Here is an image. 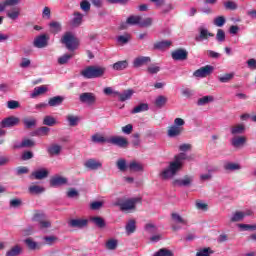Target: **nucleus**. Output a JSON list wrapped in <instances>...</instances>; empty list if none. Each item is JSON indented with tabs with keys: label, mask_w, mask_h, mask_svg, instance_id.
<instances>
[{
	"label": "nucleus",
	"mask_w": 256,
	"mask_h": 256,
	"mask_svg": "<svg viewBox=\"0 0 256 256\" xmlns=\"http://www.w3.org/2000/svg\"><path fill=\"white\" fill-rule=\"evenodd\" d=\"M182 161H191V156H187L185 152L175 155L174 161L170 162L169 166L159 174V177L164 181H167V179H173L181 167H183Z\"/></svg>",
	"instance_id": "nucleus-1"
},
{
	"label": "nucleus",
	"mask_w": 256,
	"mask_h": 256,
	"mask_svg": "<svg viewBox=\"0 0 256 256\" xmlns=\"http://www.w3.org/2000/svg\"><path fill=\"white\" fill-rule=\"evenodd\" d=\"M106 71L107 68L103 66H87L80 72V75L84 79H99L105 75Z\"/></svg>",
	"instance_id": "nucleus-2"
},
{
	"label": "nucleus",
	"mask_w": 256,
	"mask_h": 256,
	"mask_svg": "<svg viewBox=\"0 0 256 256\" xmlns=\"http://www.w3.org/2000/svg\"><path fill=\"white\" fill-rule=\"evenodd\" d=\"M60 42L65 45L68 51H76L79 48V39L71 31L64 33Z\"/></svg>",
	"instance_id": "nucleus-3"
},
{
	"label": "nucleus",
	"mask_w": 256,
	"mask_h": 256,
	"mask_svg": "<svg viewBox=\"0 0 256 256\" xmlns=\"http://www.w3.org/2000/svg\"><path fill=\"white\" fill-rule=\"evenodd\" d=\"M183 125H185V120H183L182 118H176L174 120V124L168 127V137H179V135L183 133Z\"/></svg>",
	"instance_id": "nucleus-4"
},
{
	"label": "nucleus",
	"mask_w": 256,
	"mask_h": 256,
	"mask_svg": "<svg viewBox=\"0 0 256 256\" xmlns=\"http://www.w3.org/2000/svg\"><path fill=\"white\" fill-rule=\"evenodd\" d=\"M137 203H141V198H130L124 202H116V207H120L121 211H131L136 209Z\"/></svg>",
	"instance_id": "nucleus-5"
},
{
	"label": "nucleus",
	"mask_w": 256,
	"mask_h": 256,
	"mask_svg": "<svg viewBox=\"0 0 256 256\" xmlns=\"http://www.w3.org/2000/svg\"><path fill=\"white\" fill-rule=\"evenodd\" d=\"M20 122H21V120L19 119V117L9 116V117L4 118L0 122V127L2 129H11V127H17V125H19Z\"/></svg>",
	"instance_id": "nucleus-6"
},
{
	"label": "nucleus",
	"mask_w": 256,
	"mask_h": 256,
	"mask_svg": "<svg viewBox=\"0 0 256 256\" xmlns=\"http://www.w3.org/2000/svg\"><path fill=\"white\" fill-rule=\"evenodd\" d=\"M171 57L174 61H186L189 57V52L183 48H179L171 53Z\"/></svg>",
	"instance_id": "nucleus-7"
},
{
	"label": "nucleus",
	"mask_w": 256,
	"mask_h": 256,
	"mask_svg": "<svg viewBox=\"0 0 256 256\" xmlns=\"http://www.w3.org/2000/svg\"><path fill=\"white\" fill-rule=\"evenodd\" d=\"M108 143H111V145H116V147H121L122 149L129 145V141L123 136L111 137L108 139Z\"/></svg>",
	"instance_id": "nucleus-8"
},
{
	"label": "nucleus",
	"mask_w": 256,
	"mask_h": 256,
	"mask_svg": "<svg viewBox=\"0 0 256 256\" xmlns=\"http://www.w3.org/2000/svg\"><path fill=\"white\" fill-rule=\"evenodd\" d=\"M81 103H86L87 105H95L97 101V96L91 92H85L80 95Z\"/></svg>",
	"instance_id": "nucleus-9"
},
{
	"label": "nucleus",
	"mask_w": 256,
	"mask_h": 256,
	"mask_svg": "<svg viewBox=\"0 0 256 256\" xmlns=\"http://www.w3.org/2000/svg\"><path fill=\"white\" fill-rule=\"evenodd\" d=\"M198 31L199 35L195 37V41H197L198 43L201 41H206L207 39H209V37H215V34L209 32V30H207V28L205 27H200Z\"/></svg>",
	"instance_id": "nucleus-10"
},
{
	"label": "nucleus",
	"mask_w": 256,
	"mask_h": 256,
	"mask_svg": "<svg viewBox=\"0 0 256 256\" xmlns=\"http://www.w3.org/2000/svg\"><path fill=\"white\" fill-rule=\"evenodd\" d=\"M49 43V36L47 34H42L34 40V47H37L38 49H43L44 47H47Z\"/></svg>",
	"instance_id": "nucleus-11"
},
{
	"label": "nucleus",
	"mask_w": 256,
	"mask_h": 256,
	"mask_svg": "<svg viewBox=\"0 0 256 256\" xmlns=\"http://www.w3.org/2000/svg\"><path fill=\"white\" fill-rule=\"evenodd\" d=\"M211 73H213V66L206 65L196 70L194 72V77H208V75H211Z\"/></svg>",
	"instance_id": "nucleus-12"
},
{
	"label": "nucleus",
	"mask_w": 256,
	"mask_h": 256,
	"mask_svg": "<svg viewBox=\"0 0 256 256\" xmlns=\"http://www.w3.org/2000/svg\"><path fill=\"white\" fill-rule=\"evenodd\" d=\"M84 166L90 171H97V169H101V167H103V163L91 158L84 163Z\"/></svg>",
	"instance_id": "nucleus-13"
},
{
	"label": "nucleus",
	"mask_w": 256,
	"mask_h": 256,
	"mask_svg": "<svg viewBox=\"0 0 256 256\" xmlns=\"http://www.w3.org/2000/svg\"><path fill=\"white\" fill-rule=\"evenodd\" d=\"M87 223H89L87 219H71L68 225L72 228L83 229V227H87Z\"/></svg>",
	"instance_id": "nucleus-14"
},
{
	"label": "nucleus",
	"mask_w": 256,
	"mask_h": 256,
	"mask_svg": "<svg viewBox=\"0 0 256 256\" xmlns=\"http://www.w3.org/2000/svg\"><path fill=\"white\" fill-rule=\"evenodd\" d=\"M61 185H67V178L63 176H53L50 179V187H61Z\"/></svg>",
	"instance_id": "nucleus-15"
},
{
	"label": "nucleus",
	"mask_w": 256,
	"mask_h": 256,
	"mask_svg": "<svg viewBox=\"0 0 256 256\" xmlns=\"http://www.w3.org/2000/svg\"><path fill=\"white\" fill-rule=\"evenodd\" d=\"M147 63H151V57L149 56H139L133 61V65L136 69L143 67V65H147Z\"/></svg>",
	"instance_id": "nucleus-16"
},
{
	"label": "nucleus",
	"mask_w": 256,
	"mask_h": 256,
	"mask_svg": "<svg viewBox=\"0 0 256 256\" xmlns=\"http://www.w3.org/2000/svg\"><path fill=\"white\" fill-rule=\"evenodd\" d=\"M46 177H49V171L47 169L36 170L30 175V179L37 180L46 179Z\"/></svg>",
	"instance_id": "nucleus-17"
},
{
	"label": "nucleus",
	"mask_w": 256,
	"mask_h": 256,
	"mask_svg": "<svg viewBox=\"0 0 256 256\" xmlns=\"http://www.w3.org/2000/svg\"><path fill=\"white\" fill-rule=\"evenodd\" d=\"M171 45L172 42L169 40L157 41L154 43L153 49L157 51H165V49H169Z\"/></svg>",
	"instance_id": "nucleus-18"
},
{
	"label": "nucleus",
	"mask_w": 256,
	"mask_h": 256,
	"mask_svg": "<svg viewBox=\"0 0 256 256\" xmlns=\"http://www.w3.org/2000/svg\"><path fill=\"white\" fill-rule=\"evenodd\" d=\"M31 147H35V140L29 138H24L20 144L14 145V149H26Z\"/></svg>",
	"instance_id": "nucleus-19"
},
{
	"label": "nucleus",
	"mask_w": 256,
	"mask_h": 256,
	"mask_svg": "<svg viewBox=\"0 0 256 256\" xmlns=\"http://www.w3.org/2000/svg\"><path fill=\"white\" fill-rule=\"evenodd\" d=\"M193 182V176L185 175L183 179L175 180L174 185L178 187H189Z\"/></svg>",
	"instance_id": "nucleus-20"
},
{
	"label": "nucleus",
	"mask_w": 256,
	"mask_h": 256,
	"mask_svg": "<svg viewBox=\"0 0 256 256\" xmlns=\"http://www.w3.org/2000/svg\"><path fill=\"white\" fill-rule=\"evenodd\" d=\"M114 93L119 97V101H121V103H124V101H129V99L133 97V93L135 92L131 89H128V90H125L123 93H120V92H114Z\"/></svg>",
	"instance_id": "nucleus-21"
},
{
	"label": "nucleus",
	"mask_w": 256,
	"mask_h": 256,
	"mask_svg": "<svg viewBox=\"0 0 256 256\" xmlns=\"http://www.w3.org/2000/svg\"><path fill=\"white\" fill-rule=\"evenodd\" d=\"M22 123L25 129H33V127L37 126V119L33 117H25L23 118Z\"/></svg>",
	"instance_id": "nucleus-22"
},
{
	"label": "nucleus",
	"mask_w": 256,
	"mask_h": 256,
	"mask_svg": "<svg viewBox=\"0 0 256 256\" xmlns=\"http://www.w3.org/2000/svg\"><path fill=\"white\" fill-rule=\"evenodd\" d=\"M63 101H65V98L63 96H54L49 99L48 105L50 107H59V105L63 104Z\"/></svg>",
	"instance_id": "nucleus-23"
},
{
	"label": "nucleus",
	"mask_w": 256,
	"mask_h": 256,
	"mask_svg": "<svg viewBox=\"0 0 256 256\" xmlns=\"http://www.w3.org/2000/svg\"><path fill=\"white\" fill-rule=\"evenodd\" d=\"M90 221L96 225V227H99V229H103L106 227L105 219H103L100 216H94L90 218Z\"/></svg>",
	"instance_id": "nucleus-24"
},
{
	"label": "nucleus",
	"mask_w": 256,
	"mask_h": 256,
	"mask_svg": "<svg viewBox=\"0 0 256 256\" xmlns=\"http://www.w3.org/2000/svg\"><path fill=\"white\" fill-rule=\"evenodd\" d=\"M50 31L54 35H57V33H61L63 27L61 26L60 22L52 21L49 23Z\"/></svg>",
	"instance_id": "nucleus-25"
},
{
	"label": "nucleus",
	"mask_w": 256,
	"mask_h": 256,
	"mask_svg": "<svg viewBox=\"0 0 256 256\" xmlns=\"http://www.w3.org/2000/svg\"><path fill=\"white\" fill-rule=\"evenodd\" d=\"M20 15H21V10L19 8H13L12 10L6 13V16L8 17V19H11L12 21H17Z\"/></svg>",
	"instance_id": "nucleus-26"
},
{
	"label": "nucleus",
	"mask_w": 256,
	"mask_h": 256,
	"mask_svg": "<svg viewBox=\"0 0 256 256\" xmlns=\"http://www.w3.org/2000/svg\"><path fill=\"white\" fill-rule=\"evenodd\" d=\"M22 253H23V248L19 245H15L6 252V256H19Z\"/></svg>",
	"instance_id": "nucleus-27"
},
{
	"label": "nucleus",
	"mask_w": 256,
	"mask_h": 256,
	"mask_svg": "<svg viewBox=\"0 0 256 256\" xmlns=\"http://www.w3.org/2000/svg\"><path fill=\"white\" fill-rule=\"evenodd\" d=\"M127 67H129V62H127V60L118 61L112 66L114 71H123L124 69H127Z\"/></svg>",
	"instance_id": "nucleus-28"
},
{
	"label": "nucleus",
	"mask_w": 256,
	"mask_h": 256,
	"mask_svg": "<svg viewBox=\"0 0 256 256\" xmlns=\"http://www.w3.org/2000/svg\"><path fill=\"white\" fill-rule=\"evenodd\" d=\"M74 18L72 19V26L79 27L83 23V14L81 12H74Z\"/></svg>",
	"instance_id": "nucleus-29"
},
{
	"label": "nucleus",
	"mask_w": 256,
	"mask_h": 256,
	"mask_svg": "<svg viewBox=\"0 0 256 256\" xmlns=\"http://www.w3.org/2000/svg\"><path fill=\"white\" fill-rule=\"evenodd\" d=\"M125 229L128 235L133 234L137 230V222L135 220H129Z\"/></svg>",
	"instance_id": "nucleus-30"
},
{
	"label": "nucleus",
	"mask_w": 256,
	"mask_h": 256,
	"mask_svg": "<svg viewBox=\"0 0 256 256\" xmlns=\"http://www.w3.org/2000/svg\"><path fill=\"white\" fill-rule=\"evenodd\" d=\"M143 111H149V104L141 103L138 106L134 107L131 113L135 115L137 113H143Z\"/></svg>",
	"instance_id": "nucleus-31"
},
{
	"label": "nucleus",
	"mask_w": 256,
	"mask_h": 256,
	"mask_svg": "<svg viewBox=\"0 0 256 256\" xmlns=\"http://www.w3.org/2000/svg\"><path fill=\"white\" fill-rule=\"evenodd\" d=\"M246 142L247 138H245V136H238L232 139L233 147H241L242 145H245Z\"/></svg>",
	"instance_id": "nucleus-32"
},
{
	"label": "nucleus",
	"mask_w": 256,
	"mask_h": 256,
	"mask_svg": "<svg viewBox=\"0 0 256 256\" xmlns=\"http://www.w3.org/2000/svg\"><path fill=\"white\" fill-rule=\"evenodd\" d=\"M24 243H26L27 247L31 249V251L39 250L41 249V245L39 243L33 241L31 238H27Z\"/></svg>",
	"instance_id": "nucleus-33"
},
{
	"label": "nucleus",
	"mask_w": 256,
	"mask_h": 256,
	"mask_svg": "<svg viewBox=\"0 0 256 256\" xmlns=\"http://www.w3.org/2000/svg\"><path fill=\"white\" fill-rule=\"evenodd\" d=\"M116 167L119 169V171H121L122 173H125V171H127V169H129V165H127V160L121 158L118 159L116 162Z\"/></svg>",
	"instance_id": "nucleus-34"
},
{
	"label": "nucleus",
	"mask_w": 256,
	"mask_h": 256,
	"mask_svg": "<svg viewBox=\"0 0 256 256\" xmlns=\"http://www.w3.org/2000/svg\"><path fill=\"white\" fill-rule=\"evenodd\" d=\"M128 169H129V171H134V172L143 171V165H141V163H139L137 161H131L128 164Z\"/></svg>",
	"instance_id": "nucleus-35"
},
{
	"label": "nucleus",
	"mask_w": 256,
	"mask_h": 256,
	"mask_svg": "<svg viewBox=\"0 0 256 256\" xmlns=\"http://www.w3.org/2000/svg\"><path fill=\"white\" fill-rule=\"evenodd\" d=\"M171 219L172 221H174L175 223H179L180 225H187V219L182 218L179 213L173 212L171 214Z\"/></svg>",
	"instance_id": "nucleus-36"
},
{
	"label": "nucleus",
	"mask_w": 256,
	"mask_h": 256,
	"mask_svg": "<svg viewBox=\"0 0 256 256\" xmlns=\"http://www.w3.org/2000/svg\"><path fill=\"white\" fill-rule=\"evenodd\" d=\"M66 119H67L70 127H77V125H79V116H75L73 114H68L66 116Z\"/></svg>",
	"instance_id": "nucleus-37"
},
{
	"label": "nucleus",
	"mask_w": 256,
	"mask_h": 256,
	"mask_svg": "<svg viewBox=\"0 0 256 256\" xmlns=\"http://www.w3.org/2000/svg\"><path fill=\"white\" fill-rule=\"evenodd\" d=\"M43 93H47V88L45 85L34 88V91L31 94V97L32 99H35V97H39V95H43Z\"/></svg>",
	"instance_id": "nucleus-38"
},
{
	"label": "nucleus",
	"mask_w": 256,
	"mask_h": 256,
	"mask_svg": "<svg viewBox=\"0 0 256 256\" xmlns=\"http://www.w3.org/2000/svg\"><path fill=\"white\" fill-rule=\"evenodd\" d=\"M213 101H215L213 96H203L202 98L198 99L197 105L199 107H203V105H207L209 103H213Z\"/></svg>",
	"instance_id": "nucleus-39"
},
{
	"label": "nucleus",
	"mask_w": 256,
	"mask_h": 256,
	"mask_svg": "<svg viewBox=\"0 0 256 256\" xmlns=\"http://www.w3.org/2000/svg\"><path fill=\"white\" fill-rule=\"evenodd\" d=\"M43 125H46L47 127H53L54 125H57V119L51 115H47L43 119Z\"/></svg>",
	"instance_id": "nucleus-40"
},
{
	"label": "nucleus",
	"mask_w": 256,
	"mask_h": 256,
	"mask_svg": "<svg viewBox=\"0 0 256 256\" xmlns=\"http://www.w3.org/2000/svg\"><path fill=\"white\" fill-rule=\"evenodd\" d=\"M29 193L31 195H40V193H43L45 191V188L39 186V185H32L28 188Z\"/></svg>",
	"instance_id": "nucleus-41"
},
{
	"label": "nucleus",
	"mask_w": 256,
	"mask_h": 256,
	"mask_svg": "<svg viewBox=\"0 0 256 256\" xmlns=\"http://www.w3.org/2000/svg\"><path fill=\"white\" fill-rule=\"evenodd\" d=\"M167 103V97L160 95L155 100V106L158 107V109H161L162 107H165Z\"/></svg>",
	"instance_id": "nucleus-42"
},
{
	"label": "nucleus",
	"mask_w": 256,
	"mask_h": 256,
	"mask_svg": "<svg viewBox=\"0 0 256 256\" xmlns=\"http://www.w3.org/2000/svg\"><path fill=\"white\" fill-rule=\"evenodd\" d=\"M126 23L128 25H139L141 23V16H130L127 18Z\"/></svg>",
	"instance_id": "nucleus-43"
},
{
	"label": "nucleus",
	"mask_w": 256,
	"mask_h": 256,
	"mask_svg": "<svg viewBox=\"0 0 256 256\" xmlns=\"http://www.w3.org/2000/svg\"><path fill=\"white\" fill-rule=\"evenodd\" d=\"M74 54H64L63 56H60L58 58V64L59 65H67L69 63L70 59H73Z\"/></svg>",
	"instance_id": "nucleus-44"
},
{
	"label": "nucleus",
	"mask_w": 256,
	"mask_h": 256,
	"mask_svg": "<svg viewBox=\"0 0 256 256\" xmlns=\"http://www.w3.org/2000/svg\"><path fill=\"white\" fill-rule=\"evenodd\" d=\"M129 41H131L130 34H124L117 37V42L120 43V45H127Z\"/></svg>",
	"instance_id": "nucleus-45"
},
{
	"label": "nucleus",
	"mask_w": 256,
	"mask_h": 256,
	"mask_svg": "<svg viewBox=\"0 0 256 256\" xmlns=\"http://www.w3.org/2000/svg\"><path fill=\"white\" fill-rule=\"evenodd\" d=\"M49 155H59L61 153V146L58 144H53L48 148Z\"/></svg>",
	"instance_id": "nucleus-46"
},
{
	"label": "nucleus",
	"mask_w": 256,
	"mask_h": 256,
	"mask_svg": "<svg viewBox=\"0 0 256 256\" xmlns=\"http://www.w3.org/2000/svg\"><path fill=\"white\" fill-rule=\"evenodd\" d=\"M117 240L116 239H109L106 242V248L109 249V251H115L117 249Z\"/></svg>",
	"instance_id": "nucleus-47"
},
{
	"label": "nucleus",
	"mask_w": 256,
	"mask_h": 256,
	"mask_svg": "<svg viewBox=\"0 0 256 256\" xmlns=\"http://www.w3.org/2000/svg\"><path fill=\"white\" fill-rule=\"evenodd\" d=\"M93 143H108L109 140H107L105 137H103L100 134H94L92 136Z\"/></svg>",
	"instance_id": "nucleus-48"
},
{
	"label": "nucleus",
	"mask_w": 256,
	"mask_h": 256,
	"mask_svg": "<svg viewBox=\"0 0 256 256\" xmlns=\"http://www.w3.org/2000/svg\"><path fill=\"white\" fill-rule=\"evenodd\" d=\"M233 77H235L234 73L224 74L219 77V81H220V83H229V81H231V79H233Z\"/></svg>",
	"instance_id": "nucleus-49"
},
{
	"label": "nucleus",
	"mask_w": 256,
	"mask_h": 256,
	"mask_svg": "<svg viewBox=\"0 0 256 256\" xmlns=\"http://www.w3.org/2000/svg\"><path fill=\"white\" fill-rule=\"evenodd\" d=\"M243 217H245V213L238 211L234 213L233 217L231 218L232 223H237L238 221H242Z\"/></svg>",
	"instance_id": "nucleus-50"
},
{
	"label": "nucleus",
	"mask_w": 256,
	"mask_h": 256,
	"mask_svg": "<svg viewBox=\"0 0 256 256\" xmlns=\"http://www.w3.org/2000/svg\"><path fill=\"white\" fill-rule=\"evenodd\" d=\"M243 131H245V126H243L241 124L236 125V126L232 127V129H231L232 135H239V134L243 133Z\"/></svg>",
	"instance_id": "nucleus-51"
},
{
	"label": "nucleus",
	"mask_w": 256,
	"mask_h": 256,
	"mask_svg": "<svg viewBox=\"0 0 256 256\" xmlns=\"http://www.w3.org/2000/svg\"><path fill=\"white\" fill-rule=\"evenodd\" d=\"M159 71H161V67L155 64H152L147 68V73H149L150 75H156V73H159Z\"/></svg>",
	"instance_id": "nucleus-52"
},
{
	"label": "nucleus",
	"mask_w": 256,
	"mask_h": 256,
	"mask_svg": "<svg viewBox=\"0 0 256 256\" xmlns=\"http://www.w3.org/2000/svg\"><path fill=\"white\" fill-rule=\"evenodd\" d=\"M154 256H173V252L167 248H161L159 252H156Z\"/></svg>",
	"instance_id": "nucleus-53"
},
{
	"label": "nucleus",
	"mask_w": 256,
	"mask_h": 256,
	"mask_svg": "<svg viewBox=\"0 0 256 256\" xmlns=\"http://www.w3.org/2000/svg\"><path fill=\"white\" fill-rule=\"evenodd\" d=\"M153 25V20L151 18L143 19L140 17V26L139 27H151Z\"/></svg>",
	"instance_id": "nucleus-54"
},
{
	"label": "nucleus",
	"mask_w": 256,
	"mask_h": 256,
	"mask_svg": "<svg viewBox=\"0 0 256 256\" xmlns=\"http://www.w3.org/2000/svg\"><path fill=\"white\" fill-rule=\"evenodd\" d=\"M50 131H51V129L49 127L42 126V127L37 129L36 133L39 136H45V135H49Z\"/></svg>",
	"instance_id": "nucleus-55"
},
{
	"label": "nucleus",
	"mask_w": 256,
	"mask_h": 256,
	"mask_svg": "<svg viewBox=\"0 0 256 256\" xmlns=\"http://www.w3.org/2000/svg\"><path fill=\"white\" fill-rule=\"evenodd\" d=\"M47 216L43 212L36 211L33 216V221H38L40 223L42 220L46 219Z\"/></svg>",
	"instance_id": "nucleus-56"
},
{
	"label": "nucleus",
	"mask_w": 256,
	"mask_h": 256,
	"mask_svg": "<svg viewBox=\"0 0 256 256\" xmlns=\"http://www.w3.org/2000/svg\"><path fill=\"white\" fill-rule=\"evenodd\" d=\"M21 104L17 100H10L7 102V109H19Z\"/></svg>",
	"instance_id": "nucleus-57"
},
{
	"label": "nucleus",
	"mask_w": 256,
	"mask_h": 256,
	"mask_svg": "<svg viewBox=\"0 0 256 256\" xmlns=\"http://www.w3.org/2000/svg\"><path fill=\"white\" fill-rule=\"evenodd\" d=\"M212 253H213V250H211V248H203L196 253V256H211Z\"/></svg>",
	"instance_id": "nucleus-58"
},
{
	"label": "nucleus",
	"mask_w": 256,
	"mask_h": 256,
	"mask_svg": "<svg viewBox=\"0 0 256 256\" xmlns=\"http://www.w3.org/2000/svg\"><path fill=\"white\" fill-rule=\"evenodd\" d=\"M225 16H218L214 19V25L216 27H223L225 25Z\"/></svg>",
	"instance_id": "nucleus-59"
},
{
	"label": "nucleus",
	"mask_w": 256,
	"mask_h": 256,
	"mask_svg": "<svg viewBox=\"0 0 256 256\" xmlns=\"http://www.w3.org/2000/svg\"><path fill=\"white\" fill-rule=\"evenodd\" d=\"M29 168L27 166H19L16 168V175H27Z\"/></svg>",
	"instance_id": "nucleus-60"
},
{
	"label": "nucleus",
	"mask_w": 256,
	"mask_h": 256,
	"mask_svg": "<svg viewBox=\"0 0 256 256\" xmlns=\"http://www.w3.org/2000/svg\"><path fill=\"white\" fill-rule=\"evenodd\" d=\"M216 39L220 43H223V41H225V31H223V29H218L217 30Z\"/></svg>",
	"instance_id": "nucleus-61"
},
{
	"label": "nucleus",
	"mask_w": 256,
	"mask_h": 256,
	"mask_svg": "<svg viewBox=\"0 0 256 256\" xmlns=\"http://www.w3.org/2000/svg\"><path fill=\"white\" fill-rule=\"evenodd\" d=\"M224 7L225 9H229L230 11H235V9H237V3L233 1H227L226 3H224Z\"/></svg>",
	"instance_id": "nucleus-62"
},
{
	"label": "nucleus",
	"mask_w": 256,
	"mask_h": 256,
	"mask_svg": "<svg viewBox=\"0 0 256 256\" xmlns=\"http://www.w3.org/2000/svg\"><path fill=\"white\" fill-rule=\"evenodd\" d=\"M34 155L31 151H24L22 153L21 159L22 161H29V159H33Z\"/></svg>",
	"instance_id": "nucleus-63"
},
{
	"label": "nucleus",
	"mask_w": 256,
	"mask_h": 256,
	"mask_svg": "<svg viewBox=\"0 0 256 256\" xmlns=\"http://www.w3.org/2000/svg\"><path fill=\"white\" fill-rule=\"evenodd\" d=\"M44 241H45L46 245H53V243H55V241H57V237L46 236V237H44Z\"/></svg>",
	"instance_id": "nucleus-64"
}]
</instances>
